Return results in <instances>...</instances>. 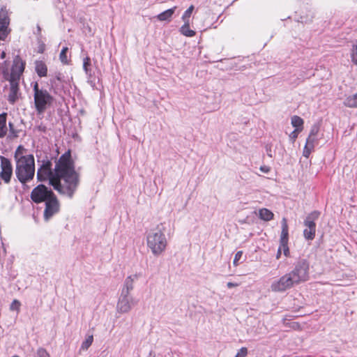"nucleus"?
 I'll return each instance as SVG.
<instances>
[{"label":"nucleus","mask_w":357,"mask_h":357,"mask_svg":"<svg viewBox=\"0 0 357 357\" xmlns=\"http://www.w3.org/2000/svg\"><path fill=\"white\" fill-rule=\"evenodd\" d=\"M7 114L3 112L0 114V138L4 137L8 132L6 126Z\"/></svg>","instance_id":"obj_18"},{"label":"nucleus","mask_w":357,"mask_h":357,"mask_svg":"<svg viewBox=\"0 0 357 357\" xmlns=\"http://www.w3.org/2000/svg\"><path fill=\"white\" fill-rule=\"evenodd\" d=\"M137 304L132 295L120 294L116 304V312L120 314L128 313Z\"/></svg>","instance_id":"obj_8"},{"label":"nucleus","mask_w":357,"mask_h":357,"mask_svg":"<svg viewBox=\"0 0 357 357\" xmlns=\"http://www.w3.org/2000/svg\"><path fill=\"white\" fill-rule=\"evenodd\" d=\"M24 68L25 62H24L20 56H16L13 60L9 81L18 82L20 76L24 70Z\"/></svg>","instance_id":"obj_11"},{"label":"nucleus","mask_w":357,"mask_h":357,"mask_svg":"<svg viewBox=\"0 0 357 357\" xmlns=\"http://www.w3.org/2000/svg\"><path fill=\"white\" fill-rule=\"evenodd\" d=\"M166 225V222L160 223L146 235L147 247L155 257L162 255L167 246V240L164 234Z\"/></svg>","instance_id":"obj_4"},{"label":"nucleus","mask_w":357,"mask_h":357,"mask_svg":"<svg viewBox=\"0 0 357 357\" xmlns=\"http://www.w3.org/2000/svg\"><path fill=\"white\" fill-rule=\"evenodd\" d=\"M20 305H21L20 302L18 300L15 299V300H13V301L10 304V310H12V311L19 312L20 311Z\"/></svg>","instance_id":"obj_31"},{"label":"nucleus","mask_w":357,"mask_h":357,"mask_svg":"<svg viewBox=\"0 0 357 357\" xmlns=\"http://www.w3.org/2000/svg\"><path fill=\"white\" fill-rule=\"evenodd\" d=\"M37 29H38V33H40L41 31V29L39 25L37 26Z\"/></svg>","instance_id":"obj_42"},{"label":"nucleus","mask_w":357,"mask_h":357,"mask_svg":"<svg viewBox=\"0 0 357 357\" xmlns=\"http://www.w3.org/2000/svg\"><path fill=\"white\" fill-rule=\"evenodd\" d=\"M281 255H282V251L278 248V251H277V254H276V259H280V257H281Z\"/></svg>","instance_id":"obj_39"},{"label":"nucleus","mask_w":357,"mask_h":357,"mask_svg":"<svg viewBox=\"0 0 357 357\" xmlns=\"http://www.w3.org/2000/svg\"><path fill=\"white\" fill-rule=\"evenodd\" d=\"M10 82V92L8 97V100L10 103L14 104L18 99V82L9 81Z\"/></svg>","instance_id":"obj_14"},{"label":"nucleus","mask_w":357,"mask_h":357,"mask_svg":"<svg viewBox=\"0 0 357 357\" xmlns=\"http://www.w3.org/2000/svg\"><path fill=\"white\" fill-rule=\"evenodd\" d=\"M344 105L349 107H357V93L347 97L344 101Z\"/></svg>","instance_id":"obj_25"},{"label":"nucleus","mask_w":357,"mask_h":357,"mask_svg":"<svg viewBox=\"0 0 357 357\" xmlns=\"http://www.w3.org/2000/svg\"><path fill=\"white\" fill-rule=\"evenodd\" d=\"M194 10V6H190L183 13L182 20L184 22H190V15Z\"/></svg>","instance_id":"obj_28"},{"label":"nucleus","mask_w":357,"mask_h":357,"mask_svg":"<svg viewBox=\"0 0 357 357\" xmlns=\"http://www.w3.org/2000/svg\"><path fill=\"white\" fill-rule=\"evenodd\" d=\"M33 357H50V356L45 349L39 348L35 353Z\"/></svg>","instance_id":"obj_32"},{"label":"nucleus","mask_w":357,"mask_h":357,"mask_svg":"<svg viewBox=\"0 0 357 357\" xmlns=\"http://www.w3.org/2000/svg\"><path fill=\"white\" fill-rule=\"evenodd\" d=\"M68 50V48L67 47H64L62 48L60 54H59V59L63 64H68V60L67 58V52Z\"/></svg>","instance_id":"obj_27"},{"label":"nucleus","mask_w":357,"mask_h":357,"mask_svg":"<svg viewBox=\"0 0 357 357\" xmlns=\"http://www.w3.org/2000/svg\"><path fill=\"white\" fill-rule=\"evenodd\" d=\"M10 20L6 15H0V40H4L9 33Z\"/></svg>","instance_id":"obj_12"},{"label":"nucleus","mask_w":357,"mask_h":357,"mask_svg":"<svg viewBox=\"0 0 357 357\" xmlns=\"http://www.w3.org/2000/svg\"><path fill=\"white\" fill-rule=\"evenodd\" d=\"M248 354V350L246 347H241L237 352L235 357H246Z\"/></svg>","instance_id":"obj_34"},{"label":"nucleus","mask_w":357,"mask_h":357,"mask_svg":"<svg viewBox=\"0 0 357 357\" xmlns=\"http://www.w3.org/2000/svg\"><path fill=\"white\" fill-rule=\"evenodd\" d=\"M8 126H9V137L10 138L17 137V132L15 129L13 123L11 122H9Z\"/></svg>","instance_id":"obj_30"},{"label":"nucleus","mask_w":357,"mask_h":357,"mask_svg":"<svg viewBox=\"0 0 357 357\" xmlns=\"http://www.w3.org/2000/svg\"><path fill=\"white\" fill-rule=\"evenodd\" d=\"M310 264L306 259H298L294 264L291 271L284 274L271 284L274 292H284L295 285L306 282L309 279Z\"/></svg>","instance_id":"obj_2"},{"label":"nucleus","mask_w":357,"mask_h":357,"mask_svg":"<svg viewBox=\"0 0 357 357\" xmlns=\"http://www.w3.org/2000/svg\"><path fill=\"white\" fill-rule=\"evenodd\" d=\"M319 130V127L317 125H313L311 128L310 134L306 141L314 143V142L317 140V135L318 134Z\"/></svg>","instance_id":"obj_23"},{"label":"nucleus","mask_w":357,"mask_h":357,"mask_svg":"<svg viewBox=\"0 0 357 357\" xmlns=\"http://www.w3.org/2000/svg\"><path fill=\"white\" fill-rule=\"evenodd\" d=\"M259 169L264 173H268L271 170V168L268 166L264 165L261 166Z\"/></svg>","instance_id":"obj_37"},{"label":"nucleus","mask_w":357,"mask_h":357,"mask_svg":"<svg viewBox=\"0 0 357 357\" xmlns=\"http://www.w3.org/2000/svg\"><path fill=\"white\" fill-rule=\"evenodd\" d=\"M319 212L314 211L310 213L304 220V226L305 227V229L303 231V236L307 241H312L315 237V220L319 218Z\"/></svg>","instance_id":"obj_6"},{"label":"nucleus","mask_w":357,"mask_h":357,"mask_svg":"<svg viewBox=\"0 0 357 357\" xmlns=\"http://www.w3.org/2000/svg\"><path fill=\"white\" fill-rule=\"evenodd\" d=\"M176 9V6H174L172 8L167 9L165 10L164 12H162L161 13L158 14L156 16V18L159 21H167L169 22L172 19V15H174L175 10Z\"/></svg>","instance_id":"obj_16"},{"label":"nucleus","mask_w":357,"mask_h":357,"mask_svg":"<svg viewBox=\"0 0 357 357\" xmlns=\"http://www.w3.org/2000/svg\"><path fill=\"white\" fill-rule=\"evenodd\" d=\"M38 168V181H49V184L60 195L72 199L80 183V176L75 170V162L68 150L56 160L54 168L49 160H43Z\"/></svg>","instance_id":"obj_1"},{"label":"nucleus","mask_w":357,"mask_h":357,"mask_svg":"<svg viewBox=\"0 0 357 357\" xmlns=\"http://www.w3.org/2000/svg\"><path fill=\"white\" fill-rule=\"evenodd\" d=\"M83 69L86 77L90 79L92 76V73L91 68V59L89 56H86L83 59Z\"/></svg>","instance_id":"obj_22"},{"label":"nucleus","mask_w":357,"mask_h":357,"mask_svg":"<svg viewBox=\"0 0 357 357\" xmlns=\"http://www.w3.org/2000/svg\"><path fill=\"white\" fill-rule=\"evenodd\" d=\"M12 357H19V356H12Z\"/></svg>","instance_id":"obj_43"},{"label":"nucleus","mask_w":357,"mask_h":357,"mask_svg":"<svg viewBox=\"0 0 357 357\" xmlns=\"http://www.w3.org/2000/svg\"><path fill=\"white\" fill-rule=\"evenodd\" d=\"M279 248L286 257H289L290 256L288 243H280Z\"/></svg>","instance_id":"obj_29"},{"label":"nucleus","mask_w":357,"mask_h":357,"mask_svg":"<svg viewBox=\"0 0 357 357\" xmlns=\"http://www.w3.org/2000/svg\"><path fill=\"white\" fill-rule=\"evenodd\" d=\"M1 160V172L0 179L3 180L5 183L8 184L10 182L13 176V165L9 159L0 156Z\"/></svg>","instance_id":"obj_9"},{"label":"nucleus","mask_w":357,"mask_h":357,"mask_svg":"<svg viewBox=\"0 0 357 357\" xmlns=\"http://www.w3.org/2000/svg\"><path fill=\"white\" fill-rule=\"evenodd\" d=\"M302 130H300L298 129H295L294 131H292L290 135H289V137L291 139H292L293 141H294L297 137H298V135L300 132H301Z\"/></svg>","instance_id":"obj_36"},{"label":"nucleus","mask_w":357,"mask_h":357,"mask_svg":"<svg viewBox=\"0 0 357 357\" xmlns=\"http://www.w3.org/2000/svg\"><path fill=\"white\" fill-rule=\"evenodd\" d=\"M314 143H312L308 141H306L305 145L303 149V156H305V158L309 157L312 149H314Z\"/></svg>","instance_id":"obj_26"},{"label":"nucleus","mask_w":357,"mask_h":357,"mask_svg":"<svg viewBox=\"0 0 357 357\" xmlns=\"http://www.w3.org/2000/svg\"><path fill=\"white\" fill-rule=\"evenodd\" d=\"M227 287L229 289H231V288H233V287H238V283H234V282H227Z\"/></svg>","instance_id":"obj_38"},{"label":"nucleus","mask_w":357,"mask_h":357,"mask_svg":"<svg viewBox=\"0 0 357 357\" xmlns=\"http://www.w3.org/2000/svg\"><path fill=\"white\" fill-rule=\"evenodd\" d=\"M242 256H243V252L242 251H238L236 253L234 259V261H233V264L235 266H237L238 265V261L241 259Z\"/></svg>","instance_id":"obj_35"},{"label":"nucleus","mask_w":357,"mask_h":357,"mask_svg":"<svg viewBox=\"0 0 357 357\" xmlns=\"http://www.w3.org/2000/svg\"><path fill=\"white\" fill-rule=\"evenodd\" d=\"M60 204L56 196L54 195L45 202L44 210V219L48 221L54 215L59 211Z\"/></svg>","instance_id":"obj_10"},{"label":"nucleus","mask_w":357,"mask_h":357,"mask_svg":"<svg viewBox=\"0 0 357 357\" xmlns=\"http://www.w3.org/2000/svg\"><path fill=\"white\" fill-rule=\"evenodd\" d=\"M273 216V213L267 208H261L259 211V217L264 221L271 220Z\"/></svg>","instance_id":"obj_20"},{"label":"nucleus","mask_w":357,"mask_h":357,"mask_svg":"<svg viewBox=\"0 0 357 357\" xmlns=\"http://www.w3.org/2000/svg\"><path fill=\"white\" fill-rule=\"evenodd\" d=\"M60 76H61V74H60V73H57V74L56 75L55 77H56V79L57 80H60V79H61Z\"/></svg>","instance_id":"obj_41"},{"label":"nucleus","mask_w":357,"mask_h":357,"mask_svg":"<svg viewBox=\"0 0 357 357\" xmlns=\"http://www.w3.org/2000/svg\"><path fill=\"white\" fill-rule=\"evenodd\" d=\"M137 275L128 276L124 281L121 294L125 295H131L130 292L134 288V282L135 280H137Z\"/></svg>","instance_id":"obj_13"},{"label":"nucleus","mask_w":357,"mask_h":357,"mask_svg":"<svg viewBox=\"0 0 357 357\" xmlns=\"http://www.w3.org/2000/svg\"><path fill=\"white\" fill-rule=\"evenodd\" d=\"M54 195V193L52 190L43 184H40L32 190L31 199L33 202L39 204L43 202H45Z\"/></svg>","instance_id":"obj_7"},{"label":"nucleus","mask_w":357,"mask_h":357,"mask_svg":"<svg viewBox=\"0 0 357 357\" xmlns=\"http://www.w3.org/2000/svg\"><path fill=\"white\" fill-rule=\"evenodd\" d=\"M351 58L352 62L357 65V44L353 46L351 53Z\"/></svg>","instance_id":"obj_33"},{"label":"nucleus","mask_w":357,"mask_h":357,"mask_svg":"<svg viewBox=\"0 0 357 357\" xmlns=\"http://www.w3.org/2000/svg\"><path fill=\"white\" fill-rule=\"evenodd\" d=\"M35 109L38 114H42L50 107L54 101V97L45 89H40L38 82L33 85Z\"/></svg>","instance_id":"obj_5"},{"label":"nucleus","mask_w":357,"mask_h":357,"mask_svg":"<svg viewBox=\"0 0 357 357\" xmlns=\"http://www.w3.org/2000/svg\"><path fill=\"white\" fill-rule=\"evenodd\" d=\"M35 70L38 75L40 77H45L47 73V67L42 61L35 62Z\"/></svg>","instance_id":"obj_17"},{"label":"nucleus","mask_w":357,"mask_h":357,"mask_svg":"<svg viewBox=\"0 0 357 357\" xmlns=\"http://www.w3.org/2000/svg\"><path fill=\"white\" fill-rule=\"evenodd\" d=\"M6 57V52H2L0 54V58L1 59H4Z\"/></svg>","instance_id":"obj_40"},{"label":"nucleus","mask_w":357,"mask_h":357,"mask_svg":"<svg viewBox=\"0 0 357 357\" xmlns=\"http://www.w3.org/2000/svg\"><path fill=\"white\" fill-rule=\"evenodd\" d=\"M291 123L295 129L303 130L304 121L302 118L298 116H293L291 119Z\"/></svg>","instance_id":"obj_21"},{"label":"nucleus","mask_w":357,"mask_h":357,"mask_svg":"<svg viewBox=\"0 0 357 357\" xmlns=\"http://www.w3.org/2000/svg\"><path fill=\"white\" fill-rule=\"evenodd\" d=\"M180 32L187 37H192L195 35V31L190 29V22H184V24L180 29Z\"/></svg>","instance_id":"obj_19"},{"label":"nucleus","mask_w":357,"mask_h":357,"mask_svg":"<svg viewBox=\"0 0 357 357\" xmlns=\"http://www.w3.org/2000/svg\"><path fill=\"white\" fill-rule=\"evenodd\" d=\"M26 149L20 145L14 153L15 173L18 181L25 184L33 180L35 175V159L32 154H26Z\"/></svg>","instance_id":"obj_3"},{"label":"nucleus","mask_w":357,"mask_h":357,"mask_svg":"<svg viewBox=\"0 0 357 357\" xmlns=\"http://www.w3.org/2000/svg\"><path fill=\"white\" fill-rule=\"evenodd\" d=\"M282 231L280 238V243H288L289 241V228L287 220L285 218L282 220Z\"/></svg>","instance_id":"obj_15"},{"label":"nucleus","mask_w":357,"mask_h":357,"mask_svg":"<svg viewBox=\"0 0 357 357\" xmlns=\"http://www.w3.org/2000/svg\"><path fill=\"white\" fill-rule=\"evenodd\" d=\"M93 342V335H87L85 340L82 342L81 347L79 348V352L81 353L82 351H86L91 347Z\"/></svg>","instance_id":"obj_24"}]
</instances>
